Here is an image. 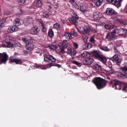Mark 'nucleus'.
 I'll use <instances>...</instances> for the list:
<instances>
[{
    "instance_id": "f03ea898",
    "label": "nucleus",
    "mask_w": 127,
    "mask_h": 127,
    "mask_svg": "<svg viewBox=\"0 0 127 127\" xmlns=\"http://www.w3.org/2000/svg\"><path fill=\"white\" fill-rule=\"evenodd\" d=\"M8 58V56L6 52L0 53V64L2 63L5 64Z\"/></svg>"
},
{
    "instance_id": "f704fd0d",
    "label": "nucleus",
    "mask_w": 127,
    "mask_h": 127,
    "mask_svg": "<svg viewBox=\"0 0 127 127\" xmlns=\"http://www.w3.org/2000/svg\"><path fill=\"white\" fill-rule=\"evenodd\" d=\"M72 63L73 64H75L79 67H80L81 66V63H79L78 62L76 61L75 60L72 61Z\"/></svg>"
},
{
    "instance_id": "052dcab7",
    "label": "nucleus",
    "mask_w": 127,
    "mask_h": 127,
    "mask_svg": "<svg viewBox=\"0 0 127 127\" xmlns=\"http://www.w3.org/2000/svg\"><path fill=\"white\" fill-rule=\"evenodd\" d=\"M92 31L94 33L96 32V31H95V28L92 29Z\"/></svg>"
},
{
    "instance_id": "b1692460",
    "label": "nucleus",
    "mask_w": 127,
    "mask_h": 127,
    "mask_svg": "<svg viewBox=\"0 0 127 127\" xmlns=\"http://www.w3.org/2000/svg\"><path fill=\"white\" fill-rule=\"evenodd\" d=\"M80 56L83 58H89L90 57V54L87 51L84 52L82 54H81Z\"/></svg>"
},
{
    "instance_id": "c85d7f7f",
    "label": "nucleus",
    "mask_w": 127,
    "mask_h": 127,
    "mask_svg": "<svg viewBox=\"0 0 127 127\" xmlns=\"http://www.w3.org/2000/svg\"><path fill=\"white\" fill-rule=\"evenodd\" d=\"M120 69L123 72L126 73L127 72V65H125L121 67Z\"/></svg>"
},
{
    "instance_id": "338daca9",
    "label": "nucleus",
    "mask_w": 127,
    "mask_h": 127,
    "mask_svg": "<svg viewBox=\"0 0 127 127\" xmlns=\"http://www.w3.org/2000/svg\"><path fill=\"white\" fill-rule=\"evenodd\" d=\"M61 57H62L63 58L64 57V56L63 55H62L61 56Z\"/></svg>"
},
{
    "instance_id": "bf43d9fd",
    "label": "nucleus",
    "mask_w": 127,
    "mask_h": 127,
    "mask_svg": "<svg viewBox=\"0 0 127 127\" xmlns=\"http://www.w3.org/2000/svg\"><path fill=\"white\" fill-rule=\"evenodd\" d=\"M120 23L121 25H125V23L123 21L121 20V22Z\"/></svg>"
},
{
    "instance_id": "58836bf2",
    "label": "nucleus",
    "mask_w": 127,
    "mask_h": 127,
    "mask_svg": "<svg viewBox=\"0 0 127 127\" xmlns=\"http://www.w3.org/2000/svg\"><path fill=\"white\" fill-rule=\"evenodd\" d=\"M41 24V26L42 27V31L44 32L47 30V29L44 26V24L43 23V22H42L40 23Z\"/></svg>"
},
{
    "instance_id": "de8ad7c7",
    "label": "nucleus",
    "mask_w": 127,
    "mask_h": 127,
    "mask_svg": "<svg viewBox=\"0 0 127 127\" xmlns=\"http://www.w3.org/2000/svg\"><path fill=\"white\" fill-rule=\"evenodd\" d=\"M91 7H95V5H96V4L95 1L93 3H89Z\"/></svg>"
},
{
    "instance_id": "bb28decb",
    "label": "nucleus",
    "mask_w": 127,
    "mask_h": 127,
    "mask_svg": "<svg viewBox=\"0 0 127 127\" xmlns=\"http://www.w3.org/2000/svg\"><path fill=\"white\" fill-rule=\"evenodd\" d=\"M105 29L107 30L111 29L113 28L114 26L113 25H110L109 24H106L104 26Z\"/></svg>"
},
{
    "instance_id": "412c9836",
    "label": "nucleus",
    "mask_w": 127,
    "mask_h": 127,
    "mask_svg": "<svg viewBox=\"0 0 127 127\" xmlns=\"http://www.w3.org/2000/svg\"><path fill=\"white\" fill-rule=\"evenodd\" d=\"M67 50L68 53L69 54L72 55L73 56L75 55L76 53V51L74 49L72 48H68L67 49Z\"/></svg>"
},
{
    "instance_id": "9b49d317",
    "label": "nucleus",
    "mask_w": 127,
    "mask_h": 127,
    "mask_svg": "<svg viewBox=\"0 0 127 127\" xmlns=\"http://www.w3.org/2000/svg\"><path fill=\"white\" fill-rule=\"evenodd\" d=\"M67 46V42L66 40H64L62 42V44L60 46L61 50L60 53H63L64 51V49Z\"/></svg>"
},
{
    "instance_id": "6ab92c4d",
    "label": "nucleus",
    "mask_w": 127,
    "mask_h": 127,
    "mask_svg": "<svg viewBox=\"0 0 127 127\" xmlns=\"http://www.w3.org/2000/svg\"><path fill=\"white\" fill-rule=\"evenodd\" d=\"M90 29L89 27L86 26H84L81 30L82 33H87L89 32Z\"/></svg>"
},
{
    "instance_id": "ddd939ff",
    "label": "nucleus",
    "mask_w": 127,
    "mask_h": 127,
    "mask_svg": "<svg viewBox=\"0 0 127 127\" xmlns=\"http://www.w3.org/2000/svg\"><path fill=\"white\" fill-rule=\"evenodd\" d=\"M39 31L37 26H35L33 27L31 31V33L32 35H35Z\"/></svg>"
},
{
    "instance_id": "6e6552de",
    "label": "nucleus",
    "mask_w": 127,
    "mask_h": 127,
    "mask_svg": "<svg viewBox=\"0 0 127 127\" xmlns=\"http://www.w3.org/2000/svg\"><path fill=\"white\" fill-rule=\"evenodd\" d=\"M9 63H15L17 64H20L22 63V61L21 59H19L18 58H16L15 57H10L9 59Z\"/></svg>"
},
{
    "instance_id": "393cba45",
    "label": "nucleus",
    "mask_w": 127,
    "mask_h": 127,
    "mask_svg": "<svg viewBox=\"0 0 127 127\" xmlns=\"http://www.w3.org/2000/svg\"><path fill=\"white\" fill-rule=\"evenodd\" d=\"M126 74H124L122 73H118L117 76L119 79H123L126 78Z\"/></svg>"
},
{
    "instance_id": "f3484780",
    "label": "nucleus",
    "mask_w": 127,
    "mask_h": 127,
    "mask_svg": "<svg viewBox=\"0 0 127 127\" xmlns=\"http://www.w3.org/2000/svg\"><path fill=\"white\" fill-rule=\"evenodd\" d=\"M22 40L24 42H25L27 46L29 45L33 42V40L32 39H28L27 38H22Z\"/></svg>"
},
{
    "instance_id": "2eb2a0df",
    "label": "nucleus",
    "mask_w": 127,
    "mask_h": 127,
    "mask_svg": "<svg viewBox=\"0 0 127 127\" xmlns=\"http://www.w3.org/2000/svg\"><path fill=\"white\" fill-rule=\"evenodd\" d=\"M93 62V59L89 58L85 59L83 61L84 64L87 65L91 64Z\"/></svg>"
},
{
    "instance_id": "603ef678",
    "label": "nucleus",
    "mask_w": 127,
    "mask_h": 127,
    "mask_svg": "<svg viewBox=\"0 0 127 127\" xmlns=\"http://www.w3.org/2000/svg\"><path fill=\"white\" fill-rule=\"evenodd\" d=\"M71 35L76 36L77 35V32H74L71 33Z\"/></svg>"
},
{
    "instance_id": "3c124183",
    "label": "nucleus",
    "mask_w": 127,
    "mask_h": 127,
    "mask_svg": "<svg viewBox=\"0 0 127 127\" xmlns=\"http://www.w3.org/2000/svg\"><path fill=\"white\" fill-rule=\"evenodd\" d=\"M59 25L57 23H56L54 24L53 25V27L55 28H58L59 27Z\"/></svg>"
},
{
    "instance_id": "2f4dec72",
    "label": "nucleus",
    "mask_w": 127,
    "mask_h": 127,
    "mask_svg": "<svg viewBox=\"0 0 127 127\" xmlns=\"http://www.w3.org/2000/svg\"><path fill=\"white\" fill-rule=\"evenodd\" d=\"M69 2L73 5V6L76 8H78V6L75 2L74 0H69Z\"/></svg>"
},
{
    "instance_id": "4d7b16f0",
    "label": "nucleus",
    "mask_w": 127,
    "mask_h": 127,
    "mask_svg": "<svg viewBox=\"0 0 127 127\" xmlns=\"http://www.w3.org/2000/svg\"><path fill=\"white\" fill-rule=\"evenodd\" d=\"M121 20H121V19H116V22H117L118 23H120L121 22Z\"/></svg>"
},
{
    "instance_id": "6e6d98bb",
    "label": "nucleus",
    "mask_w": 127,
    "mask_h": 127,
    "mask_svg": "<svg viewBox=\"0 0 127 127\" xmlns=\"http://www.w3.org/2000/svg\"><path fill=\"white\" fill-rule=\"evenodd\" d=\"M127 84H124L123 87V88L124 89L126 90L127 89Z\"/></svg>"
},
{
    "instance_id": "7c9ffc66",
    "label": "nucleus",
    "mask_w": 127,
    "mask_h": 127,
    "mask_svg": "<svg viewBox=\"0 0 127 127\" xmlns=\"http://www.w3.org/2000/svg\"><path fill=\"white\" fill-rule=\"evenodd\" d=\"M80 10L83 12H84L85 11H86V7L85 6L81 5H80Z\"/></svg>"
},
{
    "instance_id": "473e14b6",
    "label": "nucleus",
    "mask_w": 127,
    "mask_h": 127,
    "mask_svg": "<svg viewBox=\"0 0 127 127\" xmlns=\"http://www.w3.org/2000/svg\"><path fill=\"white\" fill-rule=\"evenodd\" d=\"M48 35L50 37H52L54 36V33L53 30L51 29H50L48 32Z\"/></svg>"
},
{
    "instance_id": "72a5a7b5",
    "label": "nucleus",
    "mask_w": 127,
    "mask_h": 127,
    "mask_svg": "<svg viewBox=\"0 0 127 127\" xmlns=\"http://www.w3.org/2000/svg\"><path fill=\"white\" fill-rule=\"evenodd\" d=\"M32 50V48L30 46L26 48V51H24V53L25 54H26L30 52Z\"/></svg>"
},
{
    "instance_id": "cd10ccee",
    "label": "nucleus",
    "mask_w": 127,
    "mask_h": 127,
    "mask_svg": "<svg viewBox=\"0 0 127 127\" xmlns=\"http://www.w3.org/2000/svg\"><path fill=\"white\" fill-rule=\"evenodd\" d=\"M64 36L66 38L68 39H71L72 38L71 33L69 32H65Z\"/></svg>"
},
{
    "instance_id": "8fccbe9b",
    "label": "nucleus",
    "mask_w": 127,
    "mask_h": 127,
    "mask_svg": "<svg viewBox=\"0 0 127 127\" xmlns=\"http://www.w3.org/2000/svg\"><path fill=\"white\" fill-rule=\"evenodd\" d=\"M18 3H21L22 4L24 3L25 0H16Z\"/></svg>"
},
{
    "instance_id": "a19ab883",
    "label": "nucleus",
    "mask_w": 127,
    "mask_h": 127,
    "mask_svg": "<svg viewBox=\"0 0 127 127\" xmlns=\"http://www.w3.org/2000/svg\"><path fill=\"white\" fill-rule=\"evenodd\" d=\"M49 47H50L51 49L53 50H55L57 48V46L55 45H53V44L51 45L50 44L49 45Z\"/></svg>"
},
{
    "instance_id": "aec40b11",
    "label": "nucleus",
    "mask_w": 127,
    "mask_h": 127,
    "mask_svg": "<svg viewBox=\"0 0 127 127\" xmlns=\"http://www.w3.org/2000/svg\"><path fill=\"white\" fill-rule=\"evenodd\" d=\"M49 63L47 64V68H50L52 66H57L59 68L61 66L60 65L57 63H53L52 62Z\"/></svg>"
},
{
    "instance_id": "ea45409f",
    "label": "nucleus",
    "mask_w": 127,
    "mask_h": 127,
    "mask_svg": "<svg viewBox=\"0 0 127 127\" xmlns=\"http://www.w3.org/2000/svg\"><path fill=\"white\" fill-rule=\"evenodd\" d=\"M42 2L37 1L36 3V6L37 7H39L42 6Z\"/></svg>"
},
{
    "instance_id": "774afa93",
    "label": "nucleus",
    "mask_w": 127,
    "mask_h": 127,
    "mask_svg": "<svg viewBox=\"0 0 127 127\" xmlns=\"http://www.w3.org/2000/svg\"><path fill=\"white\" fill-rule=\"evenodd\" d=\"M126 78H127V74H126Z\"/></svg>"
},
{
    "instance_id": "1a4fd4ad",
    "label": "nucleus",
    "mask_w": 127,
    "mask_h": 127,
    "mask_svg": "<svg viewBox=\"0 0 127 127\" xmlns=\"http://www.w3.org/2000/svg\"><path fill=\"white\" fill-rule=\"evenodd\" d=\"M109 83L110 84H113V87H114V86L115 87V89L116 88L117 89H119L120 88V82L116 79H112L110 80L109 82Z\"/></svg>"
},
{
    "instance_id": "39448f33",
    "label": "nucleus",
    "mask_w": 127,
    "mask_h": 127,
    "mask_svg": "<svg viewBox=\"0 0 127 127\" xmlns=\"http://www.w3.org/2000/svg\"><path fill=\"white\" fill-rule=\"evenodd\" d=\"M44 61L47 63H50L55 61V58L52 55L48 54H44Z\"/></svg>"
},
{
    "instance_id": "4be33fe9",
    "label": "nucleus",
    "mask_w": 127,
    "mask_h": 127,
    "mask_svg": "<svg viewBox=\"0 0 127 127\" xmlns=\"http://www.w3.org/2000/svg\"><path fill=\"white\" fill-rule=\"evenodd\" d=\"M92 54L96 59H97L101 54L99 52L97 51H95L92 52Z\"/></svg>"
},
{
    "instance_id": "0eeeda50",
    "label": "nucleus",
    "mask_w": 127,
    "mask_h": 127,
    "mask_svg": "<svg viewBox=\"0 0 127 127\" xmlns=\"http://www.w3.org/2000/svg\"><path fill=\"white\" fill-rule=\"evenodd\" d=\"M105 12L108 16L116 15L117 14V12L115 10L111 8H106Z\"/></svg>"
},
{
    "instance_id": "4c0bfd02",
    "label": "nucleus",
    "mask_w": 127,
    "mask_h": 127,
    "mask_svg": "<svg viewBox=\"0 0 127 127\" xmlns=\"http://www.w3.org/2000/svg\"><path fill=\"white\" fill-rule=\"evenodd\" d=\"M50 15L49 13L46 11H44L43 14V16L45 18L48 17Z\"/></svg>"
},
{
    "instance_id": "5fc2aeb1",
    "label": "nucleus",
    "mask_w": 127,
    "mask_h": 127,
    "mask_svg": "<svg viewBox=\"0 0 127 127\" xmlns=\"http://www.w3.org/2000/svg\"><path fill=\"white\" fill-rule=\"evenodd\" d=\"M61 21L64 24L66 22V20L65 19L64 20L63 19H61Z\"/></svg>"
},
{
    "instance_id": "09e8293b",
    "label": "nucleus",
    "mask_w": 127,
    "mask_h": 127,
    "mask_svg": "<svg viewBox=\"0 0 127 127\" xmlns=\"http://www.w3.org/2000/svg\"><path fill=\"white\" fill-rule=\"evenodd\" d=\"M114 50L115 52L116 53V54H118L119 53V52L118 51L117 48L115 47L114 48Z\"/></svg>"
},
{
    "instance_id": "a211bd4d",
    "label": "nucleus",
    "mask_w": 127,
    "mask_h": 127,
    "mask_svg": "<svg viewBox=\"0 0 127 127\" xmlns=\"http://www.w3.org/2000/svg\"><path fill=\"white\" fill-rule=\"evenodd\" d=\"M92 67L94 69L96 70L102 71L103 69L101 65L97 64L93 65Z\"/></svg>"
},
{
    "instance_id": "5701e85b",
    "label": "nucleus",
    "mask_w": 127,
    "mask_h": 127,
    "mask_svg": "<svg viewBox=\"0 0 127 127\" xmlns=\"http://www.w3.org/2000/svg\"><path fill=\"white\" fill-rule=\"evenodd\" d=\"M4 47H13L14 45L11 43L10 41H5L3 44Z\"/></svg>"
},
{
    "instance_id": "69168bd1",
    "label": "nucleus",
    "mask_w": 127,
    "mask_h": 127,
    "mask_svg": "<svg viewBox=\"0 0 127 127\" xmlns=\"http://www.w3.org/2000/svg\"><path fill=\"white\" fill-rule=\"evenodd\" d=\"M37 0V1H42V0Z\"/></svg>"
},
{
    "instance_id": "864d4df0",
    "label": "nucleus",
    "mask_w": 127,
    "mask_h": 127,
    "mask_svg": "<svg viewBox=\"0 0 127 127\" xmlns=\"http://www.w3.org/2000/svg\"><path fill=\"white\" fill-rule=\"evenodd\" d=\"M87 43V46H88V48H91L92 46V44L90 43Z\"/></svg>"
},
{
    "instance_id": "423d86ee",
    "label": "nucleus",
    "mask_w": 127,
    "mask_h": 127,
    "mask_svg": "<svg viewBox=\"0 0 127 127\" xmlns=\"http://www.w3.org/2000/svg\"><path fill=\"white\" fill-rule=\"evenodd\" d=\"M114 31L109 32L107 34L106 39L110 41L116 39V36L115 35Z\"/></svg>"
},
{
    "instance_id": "dca6fc26",
    "label": "nucleus",
    "mask_w": 127,
    "mask_h": 127,
    "mask_svg": "<svg viewBox=\"0 0 127 127\" xmlns=\"http://www.w3.org/2000/svg\"><path fill=\"white\" fill-rule=\"evenodd\" d=\"M97 59L102 62L104 64H105L107 60L106 57L103 55H101Z\"/></svg>"
},
{
    "instance_id": "79ce46f5",
    "label": "nucleus",
    "mask_w": 127,
    "mask_h": 127,
    "mask_svg": "<svg viewBox=\"0 0 127 127\" xmlns=\"http://www.w3.org/2000/svg\"><path fill=\"white\" fill-rule=\"evenodd\" d=\"M27 21L28 23H32L33 22V20L32 17H29L27 18Z\"/></svg>"
},
{
    "instance_id": "20e7f679",
    "label": "nucleus",
    "mask_w": 127,
    "mask_h": 127,
    "mask_svg": "<svg viewBox=\"0 0 127 127\" xmlns=\"http://www.w3.org/2000/svg\"><path fill=\"white\" fill-rule=\"evenodd\" d=\"M115 32V34H117L121 35H127V30L125 29L120 28L115 29L114 31Z\"/></svg>"
},
{
    "instance_id": "c03bdc74",
    "label": "nucleus",
    "mask_w": 127,
    "mask_h": 127,
    "mask_svg": "<svg viewBox=\"0 0 127 127\" xmlns=\"http://www.w3.org/2000/svg\"><path fill=\"white\" fill-rule=\"evenodd\" d=\"M73 45L74 48L75 49H77L78 48V44L76 43L73 42Z\"/></svg>"
},
{
    "instance_id": "7ed1b4c3",
    "label": "nucleus",
    "mask_w": 127,
    "mask_h": 127,
    "mask_svg": "<svg viewBox=\"0 0 127 127\" xmlns=\"http://www.w3.org/2000/svg\"><path fill=\"white\" fill-rule=\"evenodd\" d=\"M71 16L72 17L69 18V20L71 24L76 26L78 24L77 20L79 17L74 12L73 13Z\"/></svg>"
},
{
    "instance_id": "13d9d810",
    "label": "nucleus",
    "mask_w": 127,
    "mask_h": 127,
    "mask_svg": "<svg viewBox=\"0 0 127 127\" xmlns=\"http://www.w3.org/2000/svg\"><path fill=\"white\" fill-rule=\"evenodd\" d=\"M55 61L52 62L53 63H58L59 62V61L58 60L56 59H55Z\"/></svg>"
},
{
    "instance_id": "680f3d73",
    "label": "nucleus",
    "mask_w": 127,
    "mask_h": 127,
    "mask_svg": "<svg viewBox=\"0 0 127 127\" xmlns=\"http://www.w3.org/2000/svg\"><path fill=\"white\" fill-rule=\"evenodd\" d=\"M2 24H3V23H2V22H0V29L1 28H2Z\"/></svg>"
},
{
    "instance_id": "c756f323",
    "label": "nucleus",
    "mask_w": 127,
    "mask_h": 127,
    "mask_svg": "<svg viewBox=\"0 0 127 127\" xmlns=\"http://www.w3.org/2000/svg\"><path fill=\"white\" fill-rule=\"evenodd\" d=\"M104 0H96L95 1L97 6H99L101 5Z\"/></svg>"
},
{
    "instance_id": "4468645a",
    "label": "nucleus",
    "mask_w": 127,
    "mask_h": 127,
    "mask_svg": "<svg viewBox=\"0 0 127 127\" xmlns=\"http://www.w3.org/2000/svg\"><path fill=\"white\" fill-rule=\"evenodd\" d=\"M23 22V20L19 18L16 19L13 22L14 26L16 27L22 24Z\"/></svg>"
},
{
    "instance_id": "f257e3e1",
    "label": "nucleus",
    "mask_w": 127,
    "mask_h": 127,
    "mask_svg": "<svg viewBox=\"0 0 127 127\" xmlns=\"http://www.w3.org/2000/svg\"><path fill=\"white\" fill-rule=\"evenodd\" d=\"M93 82L98 89L104 88L106 86L107 81L99 77H96L93 79Z\"/></svg>"
},
{
    "instance_id": "a878e982",
    "label": "nucleus",
    "mask_w": 127,
    "mask_h": 127,
    "mask_svg": "<svg viewBox=\"0 0 127 127\" xmlns=\"http://www.w3.org/2000/svg\"><path fill=\"white\" fill-rule=\"evenodd\" d=\"M99 47L101 50L104 51H109L110 50V49L108 48L107 47L103 46L101 45H99Z\"/></svg>"
},
{
    "instance_id": "37998d69",
    "label": "nucleus",
    "mask_w": 127,
    "mask_h": 127,
    "mask_svg": "<svg viewBox=\"0 0 127 127\" xmlns=\"http://www.w3.org/2000/svg\"><path fill=\"white\" fill-rule=\"evenodd\" d=\"M87 43L85 44L82 46V48L83 50L87 49H88V47Z\"/></svg>"
},
{
    "instance_id": "c9c22d12",
    "label": "nucleus",
    "mask_w": 127,
    "mask_h": 127,
    "mask_svg": "<svg viewBox=\"0 0 127 127\" xmlns=\"http://www.w3.org/2000/svg\"><path fill=\"white\" fill-rule=\"evenodd\" d=\"M89 41L93 44L94 45L96 44V41L94 39V37H92L90 38Z\"/></svg>"
},
{
    "instance_id": "f8f14e48",
    "label": "nucleus",
    "mask_w": 127,
    "mask_h": 127,
    "mask_svg": "<svg viewBox=\"0 0 127 127\" xmlns=\"http://www.w3.org/2000/svg\"><path fill=\"white\" fill-rule=\"evenodd\" d=\"M18 29V27L12 26L8 27L7 29V32L9 33H11L17 31Z\"/></svg>"
},
{
    "instance_id": "0e129e2a",
    "label": "nucleus",
    "mask_w": 127,
    "mask_h": 127,
    "mask_svg": "<svg viewBox=\"0 0 127 127\" xmlns=\"http://www.w3.org/2000/svg\"><path fill=\"white\" fill-rule=\"evenodd\" d=\"M107 78L109 79V80H110V77H107Z\"/></svg>"
},
{
    "instance_id": "e433bc0d",
    "label": "nucleus",
    "mask_w": 127,
    "mask_h": 127,
    "mask_svg": "<svg viewBox=\"0 0 127 127\" xmlns=\"http://www.w3.org/2000/svg\"><path fill=\"white\" fill-rule=\"evenodd\" d=\"M106 65L110 69V70L112 69V64L109 61L106 63Z\"/></svg>"
},
{
    "instance_id": "e2e57ef3",
    "label": "nucleus",
    "mask_w": 127,
    "mask_h": 127,
    "mask_svg": "<svg viewBox=\"0 0 127 127\" xmlns=\"http://www.w3.org/2000/svg\"><path fill=\"white\" fill-rule=\"evenodd\" d=\"M108 72H109L108 71H107V73H108V75H110L112 73V72H111V71H110V72H109V73H108Z\"/></svg>"
},
{
    "instance_id": "a18cd8bd",
    "label": "nucleus",
    "mask_w": 127,
    "mask_h": 127,
    "mask_svg": "<svg viewBox=\"0 0 127 127\" xmlns=\"http://www.w3.org/2000/svg\"><path fill=\"white\" fill-rule=\"evenodd\" d=\"M46 4L50 9H51L52 8V5L51 4L50 2H48L47 3H46Z\"/></svg>"
},
{
    "instance_id": "49530a36",
    "label": "nucleus",
    "mask_w": 127,
    "mask_h": 127,
    "mask_svg": "<svg viewBox=\"0 0 127 127\" xmlns=\"http://www.w3.org/2000/svg\"><path fill=\"white\" fill-rule=\"evenodd\" d=\"M37 67L38 68H40L41 69H45L46 68V67H45V66L44 65L39 66H37Z\"/></svg>"
},
{
    "instance_id": "9d476101",
    "label": "nucleus",
    "mask_w": 127,
    "mask_h": 127,
    "mask_svg": "<svg viewBox=\"0 0 127 127\" xmlns=\"http://www.w3.org/2000/svg\"><path fill=\"white\" fill-rule=\"evenodd\" d=\"M111 59L113 62H115L116 64L118 65H119L122 61V59L119 58L118 54H114Z\"/></svg>"
}]
</instances>
